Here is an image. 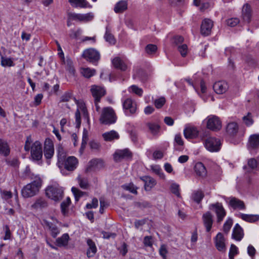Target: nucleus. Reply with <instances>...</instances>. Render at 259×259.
<instances>
[{
	"mask_svg": "<svg viewBox=\"0 0 259 259\" xmlns=\"http://www.w3.org/2000/svg\"><path fill=\"white\" fill-rule=\"evenodd\" d=\"M229 204L234 209L244 210L246 208L244 202L236 197H230Z\"/></svg>",
	"mask_w": 259,
	"mask_h": 259,
	"instance_id": "dca6fc26",
	"label": "nucleus"
},
{
	"mask_svg": "<svg viewBox=\"0 0 259 259\" xmlns=\"http://www.w3.org/2000/svg\"><path fill=\"white\" fill-rule=\"evenodd\" d=\"M98 206V200L97 198H94L93 199L91 203H87L86 207L88 209L95 208Z\"/></svg>",
	"mask_w": 259,
	"mask_h": 259,
	"instance_id": "69168bd1",
	"label": "nucleus"
},
{
	"mask_svg": "<svg viewBox=\"0 0 259 259\" xmlns=\"http://www.w3.org/2000/svg\"><path fill=\"white\" fill-rule=\"evenodd\" d=\"M73 99L72 94L70 93H64L61 97V102H68Z\"/></svg>",
	"mask_w": 259,
	"mask_h": 259,
	"instance_id": "338daca9",
	"label": "nucleus"
},
{
	"mask_svg": "<svg viewBox=\"0 0 259 259\" xmlns=\"http://www.w3.org/2000/svg\"><path fill=\"white\" fill-rule=\"evenodd\" d=\"M65 168L70 171L74 170L78 164V160L74 156H69L66 160H64Z\"/></svg>",
	"mask_w": 259,
	"mask_h": 259,
	"instance_id": "a211bd4d",
	"label": "nucleus"
},
{
	"mask_svg": "<svg viewBox=\"0 0 259 259\" xmlns=\"http://www.w3.org/2000/svg\"><path fill=\"white\" fill-rule=\"evenodd\" d=\"M202 220L207 232H209L212 227L213 223L212 215L211 213L207 211L202 215Z\"/></svg>",
	"mask_w": 259,
	"mask_h": 259,
	"instance_id": "412c9836",
	"label": "nucleus"
},
{
	"mask_svg": "<svg viewBox=\"0 0 259 259\" xmlns=\"http://www.w3.org/2000/svg\"><path fill=\"white\" fill-rule=\"evenodd\" d=\"M48 203L45 198L39 197L36 199L31 207L34 209H42L48 207Z\"/></svg>",
	"mask_w": 259,
	"mask_h": 259,
	"instance_id": "393cba45",
	"label": "nucleus"
},
{
	"mask_svg": "<svg viewBox=\"0 0 259 259\" xmlns=\"http://www.w3.org/2000/svg\"><path fill=\"white\" fill-rule=\"evenodd\" d=\"M122 187L127 191H130V192L137 194V187H136L133 183H130L127 185H124L122 186Z\"/></svg>",
	"mask_w": 259,
	"mask_h": 259,
	"instance_id": "8fccbe9b",
	"label": "nucleus"
},
{
	"mask_svg": "<svg viewBox=\"0 0 259 259\" xmlns=\"http://www.w3.org/2000/svg\"><path fill=\"white\" fill-rule=\"evenodd\" d=\"M242 120L246 126H250L253 123V119L251 113L248 112L246 115L242 117Z\"/></svg>",
	"mask_w": 259,
	"mask_h": 259,
	"instance_id": "c03bdc74",
	"label": "nucleus"
},
{
	"mask_svg": "<svg viewBox=\"0 0 259 259\" xmlns=\"http://www.w3.org/2000/svg\"><path fill=\"white\" fill-rule=\"evenodd\" d=\"M141 179L144 182L145 189L150 191L156 184V180L150 176H144Z\"/></svg>",
	"mask_w": 259,
	"mask_h": 259,
	"instance_id": "5701e85b",
	"label": "nucleus"
},
{
	"mask_svg": "<svg viewBox=\"0 0 259 259\" xmlns=\"http://www.w3.org/2000/svg\"><path fill=\"white\" fill-rule=\"evenodd\" d=\"M233 224V220L230 218H228L223 226V231L226 233H228L230 231Z\"/></svg>",
	"mask_w": 259,
	"mask_h": 259,
	"instance_id": "5fc2aeb1",
	"label": "nucleus"
},
{
	"mask_svg": "<svg viewBox=\"0 0 259 259\" xmlns=\"http://www.w3.org/2000/svg\"><path fill=\"white\" fill-rule=\"evenodd\" d=\"M206 127L207 128L217 131L222 127V122L219 118L215 115L208 116L206 118Z\"/></svg>",
	"mask_w": 259,
	"mask_h": 259,
	"instance_id": "6e6552de",
	"label": "nucleus"
},
{
	"mask_svg": "<svg viewBox=\"0 0 259 259\" xmlns=\"http://www.w3.org/2000/svg\"><path fill=\"white\" fill-rule=\"evenodd\" d=\"M204 197V193L201 190H197L194 191L192 196V199L197 203H200Z\"/></svg>",
	"mask_w": 259,
	"mask_h": 259,
	"instance_id": "58836bf2",
	"label": "nucleus"
},
{
	"mask_svg": "<svg viewBox=\"0 0 259 259\" xmlns=\"http://www.w3.org/2000/svg\"><path fill=\"white\" fill-rule=\"evenodd\" d=\"M87 243L89 247L87 251V255L88 257H93L97 251L96 244L91 239H88Z\"/></svg>",
	"mask_w": 259,
	"mask_h": 259,
	"instance_id": "cd10ccee",
	"label": "nucleus"
},
{
	"mask_svg": "<svg viewBox=\"0 0 259 259\" xmlns=\"http://www.w3.org/2000/svg\"><path fill=\"white\" fill-rule=\"evenodd\" d=\"M68 20L84 22L92 20L94 17L93 13L91 12L84 14L68 13Z\"/></svg>",
	"mask_w": 259,
	"mask_h": 259,
	"instance_id": "423d86ee",
	"label": "nucleus"
},
{
	"mask_svg": "<svg viewBox=\"0 0 259 259\" xmlns=\"http://www.w3.org/2000/svg\"><path fill=\"white\" fill-rule=\"evenodd\" d=\"M68 2L73 7H80L82 8L92 7L86 0H68Z\"/></svg>",
	"mask_w": 259,
	"mask_h": 259,
	"instance_id": "2f4dec72",
	"label": "nucleus"
},
{
	"mask_svg": "<svg viewBox=\"0 0 259 259\" xmlns=\"http://www.w3.org/2000/svg\"><path fill=\"white\" fill-rule=\"evenodd\" d=\"M130 91L140 96H142L143 94V91L142 89L139 88L135 85H133L130 87Z\"/></svg>",
	"mask_w": 259,
	"mask_h": 259,
	"instance_id": "680f3d73",
	"label": "nucleus"
},
{
	"mask_svg": "<svg viewBox=\"0 0 259 259\" xmlns=\"http://www.w3.org/2000/svg\"><path fill=\"white\" fill-rule=\"evenodd\" d=\"M0 153L6 156L10 153V148L6 141L0 139Z\"/></svg>",
	"mask_w": 259,
	"mask_h": 259,
	"instance_id": "c9c22d12",
	"label": "nucleus"
},
{
	"mask_svg": "<svg viewBox=\"0 0 259 259\" xmlns=\"http://www.w3.org/2000/svg\"><path fill=\"white\" fill-rule=\"evenodd\" d=\"M204 144L206 149L210 152L219 151L222 145L221 140L213 137L206 138L204 140Z\"/></svg>",
	"mask_w": 259,
	"mask_h": 259,
	"instance_id": "39448f33",
	"label": "nucleus"
},
{
	"mask_svg": "<svg viewBox=\"0 0 259 259\" xmlns=\"http://www.w3.org/2000/svg\"><path fill=\"white\" fill-rule=\"evenodd\" d=\"M239 130V126L236 122H230L226 126V132L230 136H235Z\"/></svg>",
	"mask_w": 259,
	"mask_h": 259,
	"instance_id": "a878e982",
	"label": "nucleus"
},
{
	"mask_svg": "<svg viewBox=\"0 0 259 259\" xmlns=\"http://www.w3.org/2000/svg\"><path fill=\"white\" fill-rule=\"evenodd\" d=\"M95 72V69H91L89 68H83L81 70V73L82 75L87 78H90L93 76Z\"/></svg>",
	"mask_w": 259,
	"mask_h": 259,
	"instance_id": "79ce46f5",
	"label": "nucleus"
},
{
	"mask_svg": "<svg viewBox=\"0 0 259 259\" xmlns=\"http://www.w3.org/2000/svg\"><path fill=\"white\" fill-rule=\"evenodd\" d=\"M54 153V144L53 141L49 138L46 139L44 144V155L45 157L51 159Z\"/></svg>",
	"mask_w": 259,
	"mask_h": 259,
	"instance_id": "9b49d317",
	"label": "nucleus"
},
{
	"mask_svg": "<svg viewBox=\"0 0 259 259\" xmlns=\"http://www.w3.org/2000/svg\"><path fill=\"white\" fill-rule=\"evenodd\" d=\"M178 50L182 57H184L187 55L188 53V47L186 44L179 45Z\"/></svg>",
	"mask_w": 259,
	"mask_h": 259,
	"instance_id": "6e6d98bb",
	"label": "nucleus"
},
{
	"mask_svg": "<svg viewBox=\"0 0 259 259\" xmlns=\"http://www.w3.org/2000/svg\"><path fill=\"white\" fill-rule=\"evenodd\" d=\"M213 25V23L212 20L207 18L204 19L201 25V33L204 36L209 35L211 33Z\"/></svg>",
	"mask_w": 259,
	"mask_h": 259,
	"instance_id": "f8f14e48",
	"label": "nucleus"
},
{
	"mask_svg": "<svg viewBox=\"0 0 259 259\" xmlns=\"http://www.w3.org/2000/svg\"><path fill=\"white\" fill-rule=\"evenodd\" d=\"M194 170L196 175L201 178H205L207 176V171L205 167L201 162H197L194 166Z\"/></svg>",
	"mask_w": 259,
	"mask_h": 259,
	"instance_id": "bb28decb",
	"label": "nucleus"
},
{
	"mask_svg": "<svg viewBox=\"0 0 259 259\" xmlns=\"http://www.w3.org/2000/svg\"><path fill=\"white\" fill-rule=\"evenodd\" d=\"M70 199L68 197L61 204V211L63 214H65L68 212V207L70 203Z\"/></svg>",
	"mask_w": 259,
	"mask_h": 259,
	"instance_id": "a18cd8bd",
	"label": "nucleus"
},
{
	"mask_svg": "<svg viewBox=\"0 0 259 259\" xmlns=\"http://www.w3.org/2000/svg\"><path fill=\"white\" fill-rule=\"evenodd\" d=\"M199 131L194 126L187 125L184 130V135L186 139H195L198 136Z\"/></svg>",
	"mask_w": 259,
	"mask_h": 259,
	"instance_id": "4468645a",
	"label": "nucleus"
},
{
	"mask_svg": "<svg viewBox=\"0 0 259 259\" xmlns=\"http://www.w3.org/2000/svg\"><path fill=\"white\" fill-rule=\"evenodd\" d=\"M143 243L145 246L151 247L153 245L152 236H147L144 238Z\"/></svg>",
	"mask_w": 259,
	"mask_h": 259,
	"instance_id": "0e129e2a",
	"label": "nucleus"
},
{
	"mask_svg": "<svg viewBox=\"0 0 259 259\" xmlns=\"http://www.w3.org/2000/svg\"><path fill=\"white\" fill-rule=\"evenodd\" d=\"M102 137L105 141L112 142L114 140L119 139V135L115 131L112 130L103 133Z\"/></svg>",
	"mask_w": 259,
	"mask_h": 259,
	"instance_id": "b1692460",
	"label": "nucleus"
},
{
	"mask_svg": "<svg viewBox=\"0 0 259 259\" xmlns=\"http://www.w3.org/2000/svg\"><path fill=\"white\" fill-rule=\"evenodd\" d=\"M214 242L215 247L219 251L223 252L225 251L226 249L225 239L222 233H219L217 235Z\"/></svg>",
	"mask_w": 259,
	"mask_h": 259,
	"instance_id": "f3484780",
	"label": "nucleus"
},
{
	"mask_svg": "<svg viewBox=\"0 0 259 259\" xmlns=\"http://www.w3.org/2000/svg\"><path fill=\"white\" fill-rule=\"evenodd\" d=\"M248 146L251 148L259 147V134H253L250 136L248 140Z\"/></svg>",
	"mask_w": 259,
	"mask_h": 259,
	"instance_id": "72a5a7b5",
	"label": "nucleus"
},
{
	"mask_svg": "<svg viewBox=\"0 0 259 259\" xmlns=\"http://www.w3.org/2000/svg\"><path fill=\"white\" fill-rule=\"evenodd\" d=\"M69 236L68 234H64L61 237L56 240V243L58 246H65L68 244Z\"/></svg>",
	"mask_w": 259,
	"mask_h": 259,
	"instance_id": "e433bc0d",
	"label": "nucleus"
},
{
	"mask_svg": "<svg viewBox=\"0 0 259 259\" xmlns=\"http://www.w3.org/2000/svg\"><path fill=\"white\" fill-rule=\"evenodd\" d=\"M239 23V20L237 18H231L227 21V24L230 27H234Z\"/></svg>",
	"mask_w": 259,
	"mask_h": 259,
	"instance_id": "e2e57ef3",
	"label": "nucleus"
},
{
	"mask_svg": "<svg viewBox=\"0 0 259 259\" xmlns=\"http://www.w3.org/2000/svg\"><path fill=\"white\" fill-rule=\"evenodd\" d=\"M104 38L106 41L111 44L114 45L116 42L114 36L111 33V29L108 26L106 27V32L104 35Z\"/></svg>",
	"mask_w": 259,
	"mask_h": 259,
	"instance_id": "4c0bfd02",
	"label": "nucleus"
},
{
	"mask_svg": "<svg viewBox=\"0 0 259 259\" xmlns=\"http://www.w3.org/2000/svg\"><path fill=\"white\" fill-rule=\"evenodd\" d=\"M228 83L223 81H220L214 83L213 89L214 92L218 94H223L228 89Z\"/></svg>",
	"mask_w": 259,
	"mask_h": 259,
	"instance_id": "aec40b11",
	"label": "nucleus"
},
{
	"mask_svg": "<svg viewBox=\"0 0 259 259\" xmlns=\"http://www.w3.org/2000/svg\"><path fill=\"white\" fill-rule=\"evenodd\" d=\"M239 253L237 247L234 244H231L229 253V259H234L235 255Z\"/></svg>",
	"mask_w": 259,
	"mask_h": 259,
	"instance_id": "49530a36",
	"label": "nucleus"
},
{
	"mask_svg": "<svg viewBox=\"0 0 259 259\" xmlns=\"http://www.w3.org/2000/svg\"><path fill=\"white\" fill-rule=\"evenodd\" d=\"M82 57L88 61L95 63L99 60L100 55L99 52L96 49L90 48L83 51Z\"/></svg>",
	"mask_w": 259,
	"mask_h": 259,
	"instance_id": "0eeeda50",
	"label": "nucleus"
},
{
	"mask_svg": "<svg viewBox=\"0 0 259 259\" xmlns=\"http://www.w3.org/2000/svg\"><path fill=\"white\" fill-rule=\"evenodd\" d=\"M159 254L162 257L163 259H166V254L168 252L166 246L164 244H162L160 246L159 248Z\"/></svg>",
	"mask_w": 259,
	"mask_h": 259,
	"instance_id": "bf43d9fd",
	"label": "nucleus"
},
{
	"mask_svg": "<svg viewBox=\"0 0 259 259\" xmlns=\"http://www.w3.org/2000/svg\"><path fill=\"white\" fill-rule=\"evenodd\" d=\"M171 192L176 196L179 197L180 193L179 192V185L176 183H172L170 187Z\"/></svg>",
	"mask_w": 259,
	"mask_h": 259,
	"instance_id": "4d7b16f0",
	"label": "nucleus"
},
{
	"mask_svg": "<svg viewBox=\"0 0 259 259\" xmlns=\"http://www.w3.org/2000/svg\"><path fill=\"white\" fill-rule=\"evenodd\" d=\"M58 153V166L59 167L61 168L64 164V161L66 157V154L64 150L61 146H59L57 148Z\"/></svg>",
	"mask_w": 259,
	"mask_h": 259,
	"instance_id": "473e14b6",
	"label": "nucleus"
},
{
	"mask_svg": "<svg viewBox=\"0 0 259 259\" xmlns=\"http://www.w3.org/2000/svg\"><path fill=\"white\" fill-rule=\"evenodd\" d=\"M244 233L242 228L236 224L233 229L232 237L237 241H240L243 237Z\"/></svg>",
	"mask_w": 259,
	"mask_h": 259,
	"instance_id": "c756f323",
	"label": "nucleus"
},
{
	"mask_svg": "<svg viewBox=\"0 0 259 259\" xmlns=\"http://www.w3.org/2000/svg\"><path fill=\"white\" fill-rule=\"evenodd\" d=\"M116 119L115 112L112 108L107 107L103 109L100 117L101 123L104 124H111L114 123Z\"/></svg>",
	"mask_w": 259,
	"mask_h": 259,
	"instance_id": "20e7f679",
	"label": "nucleus"
},
{
	"mask_svg": "<svg viewBox=\"0 0 259 259\" xmlns=\"http://www.w3.org/2000/svg\"><path fill=\"white\" fill-rule=\"evenodd\" d=\"M242 17L243 21L249 23L252 17V9L251 6L248 4H245L242 10Z\"/></svg>",
	"mask_w": 259,
	"mask_h": 259,
	"instance_id": "6ab92c4d",
	"label": "nucleus"
},
{
	"mask_svg": "<svg viewBox=\"0 0 259 259\" xmlns=\"http://www.w3.org/2000/svg\"><path fill=\"white\" fill-rule=\"evenodd\" d=\"M0 193L2 199L5 200H8L11 199L13 196V194L10 191L1 190Z\"/></svg>",
	"mask_w": 259,
	"mask_h": 259,
	"instance_id": "3c124183",
	"label": "nucleus"
},
{
	"mask_svg": "<svg viewBox=\"0 0 259 259\" xmlns=\"http://www.w3.org/2000/svg\"><path fill=\"white\" fill-rule=\"evenodd\" d=\"M103 162L101 159H93L90 161L89 163V166L91 167L99 168L103 166Z\"/></svg>",
	"mask_w": 259,
	"mask_h": 259,
	"instance_id": "de8ad7c7",
	"label": "nucleus"
},
{
	"mask_svg": "<svg viewBox=\"0 0 259 259\" xmlns=\"http://www.w3.org/2000/svg\"><path fill=\"white\" fill-rule=\"evenodd\" d=\"M1 65L3 67H12L15 65L13 60L11 58L4 57L1 56Z\"/></svg>",
	"mask_w": 259,
	"mask_h": 259,
	"instance_id": "ea45409f",
	"label": "nucleus"
},
{
	"mask_svg": "<svg viewBox=\"0 0 259 259\" xmlns=\"http://www.w3.org/2000/svg\"><path fill=\"white\" fill-rule=\"evenodd\" d=\"M32 142L31 137H27L24 149L26 151H29L31 149V156L33 160L39 161L42 157V151L41 143L38 141H35L31 146Z\"/></svg>",
	"mask_w": 259,
	"mask_h": 259,
	"instance_id": "f03ea898",
	"label": "nucleus"
},
{
	"mask_svg": "<svg viewBox=\"0 0 259 259\" xmlns=\"http://www.w3.org/2000/svg\"><path fill=\"white\" fill-rule=\"evenodd\" d=\"M32 181L25 185L21 190V194L24 198L32 197L39 192L42 185V180L36 176L32 178Z\"/></svg>",
	"mask_w": 259,
	"mask_h": 259,
	"instance_id": "f257e3e1",
	"label": "nucleus"
},
{
	"mask_svg": "<svg viewBox=\"0 0 259 259\" xmlns=\"http://www.w3.org/2000/svg\"><path fill=\"white\" fill-rule=\"evenodd\" d=\"M238 217L243 221L249 223H255L259 220L258 214H247L240 213L238 214Z\"/></svg>",
	"mask_w": 259,
	"mask_h": 259,
	"instance_id": "7c9ffc66",
	"label": "nucleus"
},
{
	"mask_svg": "<svg viewBox=\"0 0 259 259\" xmlns=\"http://www.w3.org/2000/svg\"><path fill=\"white\" fill-rule=\"evenodd\" d=\"M78 182L80 188L86 189L89 187L88 181L86 178H82L79 177L78 178Z\"/></svg>",
	"mask_w": 259,
	"mask_h": 259,
	"instance_id": "864d4df0",
	"label": "nucleus"
},
{
	"mask_svg": "<svg viewBox=\"0 0 259 259\" xmlns=\"http://www.w3.org/2000/svg\"><path fill=\"white\" fill-rule=\"evenodd\" d=\"M132 156V152L127 148L117 149L113 154V158L115 161L118 162L123 159L131 158Z\"/></svg>",
	"mask_w": 259,
	"mask_h": 259,
	"instance_id": "9d476101",
	"label": "nucleus"
},
{
	"mask_svg": "<svg viewBox=\"0 0 259 259\" xmlns=\"http://www.w3.org/2000/svg\"><path fill=\"white\" fill-rule=\"evenodd\" d=\"M123 108L125 111H129L132 114H134L137 110V105L135 101L131 98H127L122 103Z\"/></svg>",
	"mask_w": 259,
	"mask_h": 259,
	"instance_id": "2eb2a0df",
	"label": "nucleus"
},
{
	"mask_svg": "<svg viewBox=\"0 0 259 259\" xmlns=\"http://www.w3.org/2000/svg\"><path fill=\"white\" fill-rule=\"evenodd\" d=\"M44 224L51 232V235L53 238H55L59 234V229L52 223L47 220H44Z\"/></svg>",
	"mask_w": 259,
	"mask_h": 259,
	"instance_id": "c85d7f7f",
	"label": "nucleus"
},
{
	"mask_svg": "<svg viewBox=\"0 0 259 259\" xmlns=\"http://www.w3.org/2000/svg\"><path fill=\"white\" fill-rule=\"evenodd\" d=\"M165 102V99L164 97H160V98L155 100L154 102L155 106L157 108H161Z\"/></svg>",
	"mask_w": 259,
	"mask_h": 259,
	"instance_id": "052dcab7",
	"label": "nucleus"
},
{
	"mask_svg": "<svg viewBox=\"0 0 259 259\" xmlns=\"http://www.w3.org/2000/svg\"><path fill=\"white\" fill-rule=\"evenodd\" d=\"M157 49V48L156 45L149 44L146 46L145 50L148 54H152L156 52Z\"/></svg>",
	"mask_w": 259,
	"mask_h": 259,
	"instance_id": "13d9d810",
	"label": "nucleus"
},
{
	"mask_svg": "<svg viewBox=\"0 0 259 259\" xmlns=\"http://www.w3.org/2000/svg\"><path fill=\"white\" fill-rule=\"evenodd\" d=\"M146 125L150 132L153 135H155L158 133L160 128V126L158 124L155 123L148 122Z\"/></svg>",
	"mask_w": 259,
	"mask_h": 259,
	"instance_id": "a19ab883",
	"label": "nucleus"
},
{
	"mask_svg": "<svg viewBox=\"0 0 259 259\" xmlns=\"http://www.w3.org/2000/svg\"><path fill=\"white\" fill-rule=\"evenodd\" d=\"M209 208L210 209H215V212L217 215V221L218 223H221L226 214L222 204L219 202L211 204L209 205Z\"/></svg>",
	"mask_w": 259,
	"mask_h": 259,
	"instance_id": "1a4fd4ad",
	"label": "nucleus"
},
{
	"mask_svg": "<svg viewBox=\"0 0 259 259\" xmlns=\"http://www.w3.org/2000/svg\"><path fill=\"white\" fill-rule=\"evenodd\" d=\"M127 8V4L126 1H121L118 2L114 7V11L116 13H122Z\"/></svg>",
	"mask_w": 259,
	"mask_h": 259,
	"instance_id": "f704fd0d",
	"label": "nucleus"
},
{
	"mask_svg": "<svg viewBox=\"0 0 259 259\" xmlns=\"http://www.w3.org/2000/svg\"><path fill=\"white\" fill-rule=\"evenodd\" d=\"M91 92L95 100L100 101V99L105 95L106 91L103 87L97 85H93L91 87Z\"/></svg>",
	"mask_w": 259,
	"mask_h": 259,
	"instance_id": "ddd939ff",
	"label": "nucleus"
},
{
	"mask_svg": "<svg viewBox=\"0 0 259 259\" xmlns=\"http://www.w3.org/2000/svg\"><path fill=\"white\" fill-rule=\"evenodd\" d=\"M46 196L55 201H60L63 197V190L58 184L48 186L45 190Z\"/></svg>",
	"mask_w": 259,
	"mask_h": 259,
	"instance_id": "7ed1b4c3",
	"label": "nucleus"
},
{
	"mask_svg": "<svg viewBox=\"0 0 259 259\" xmlns=\"http://www.w3.org/2000/svg\"><path fill=\"white\" fill-rule=\"evenodd\" d=\"M112 63L115 68L121 71H125L127 68L126 62L118 57H115Z\"/></svg>",
	"mask_w": 259,
	"mask_h": 259,
	"instance_id": "4be33fe9",
	"label": "nucleus"
},
{
	"mask_svg": "<svg viewBox=\"0 0 259 259\" xmlns=\"http://www.w3.org/2000/svg\"><path fill=\"white\" fill-rule=\"evenodd\" d=\"M71 190L74 195L75 200L77 201L85 194L84 192L81 191L75 187H72Z\"/></svg>",
	"mask_w": 259,
	"mask_h": 259,
	"instance_id": "603ef678",
	"label": "nucleus"
},
{
	"mask_svg": "<svg viewBox=\"0 0 259 259\" xmlns=\"http://www.w3.org/2000/svg\"><path fill=\"white\" fill-rule=\"evenodd\" d=\"M88 140V132L87 131L84 130L82 135V142L81 147L80 148V152L82 153L85 148V145L87 143V141Z\"/></svg>",
	"mask_w": 259,
	"mask_h": 259,
	"instance_id": "09e8293b",
	"label": "nucleus"
},
{
	"mask_svg": "<svg viewBox=\"0 0 259 259\" xmlns=\"http://www.w3.org/2000/svg\"><path fill=\"white\" fill-rule=\"evenodd\" d=\"M151 168L153 172L158 175L161 179H165V175L162 172L161 168L158 165H153L151 166Z\"/></svg>",
	"mask_w": 259,
	"mask_h": 259,
	"instance_id": "37998d69",
	"label": "nucleus"
},
{
	"mask_svg": "<svg viewBox=\"0 0 259 259\" xmlns=\"http://www.w3.org/2000/svg\"><path fill=\"white\" fill-rule=\"evenodd\" d=\"M175 143L179 146H183L184 141L180 134H177L175 137Z\"/></svg>",
	"mask_w": 259,
	"mask_h": 259,
	"instance_id": "774afa93",
	"label": "nucleus"
}]
</instances>
